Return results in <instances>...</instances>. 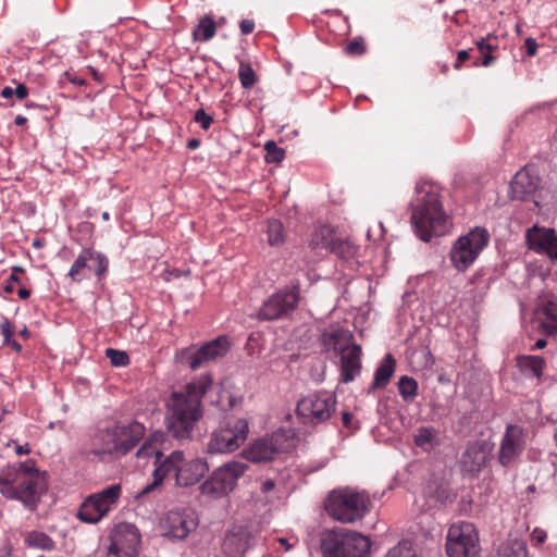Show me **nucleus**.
<instances>
[{
    "mask_svg": "<svg viewBox=\"0 0 557 557\" xmlns=\"http://www.w3.org/2000/svg\"><path fill=\"white\" fill-rule=\"evenodd\" d=\"M248 433L249 425L246 419H231L225 425L212 432L206 450L208 454L232 453L244 444Z\"/></svg>",
    "mask_w": 557,
    "mask_h": 557,
    "instance_id": "nucleus-10",
    "label": "nucleus"
},
{
    "mask_svg": "<svg viewBox=\"0 0 557 557\" xmlns=\"http://www.w3.org/2000/svg\"><path fill=\"white\" fill-rule=\"evenodd\" d=\"M517 364L525 375L541 379L545 360L540 356H520Z\"/></svg>",
    "mask_w": 557,
    "mask_h": 557,
    "instance_id": "nucleus-28",
    "label": "nucleus"
},
{
    "mask_svg": "<svg viewBox=\"0 0 557 557\" xmlns=\"http://www.w3.org/2000/svg\"><path fill=\"white\" fill-rule=\"evenodd\" d=\"M69 79L75 85H85L86 81L77 75L66 74Z\"/></svg>",
    "mask_w": 557,
    "mask_h": 557,
    "instance_id": "nucleus-55",
    "label": "nucleus"
},
{
    "mask_svg": "<svg viewBox=\"0 0 557 557\" xmlns=\"http://www.w3.org/2000/svg\"><path fill=\"white\" fill-rule=\"evenodd\" d=\"M25 542L30 547H36L45 550H51L54 548L53 540L44 532H29L26 535Z\"/></svg>",
    "mask_w": 557,
    "mask_h": 557,
    "instance_id": "nucleus-34",
    "label": "nucleus"
},
{
    "mask_svg": "<svg viewBox=\"0 0 557 557\" xmlns=\"http://www.w3.org/2000/svg\"><path fill=\"white\" fill-rule=\"evenodd\" d=\"M121 494V484H112L89 495L81 505L77 518L83 522L98 523L117 504Z\"/></svg>",
    "mask_w": 557,
    "mask_h": 557,
    "instance_id": "nucleus-11",
    "label": "nucleus"
},
{
    "mask_svg": "<svg viewBox=\"0 0 557 557\" xmlns=\"http://www.w3.org/2000/svg\"><path fill=\"white\" fill-rule=\"evenodd\" d=\"M299 298L297 286L278 289L263 301L257 317L262 321L285 319L297 308Z\"/></svg>",
    "mask_w": 557,
    "mask_h": 557,
    "instance_id": "nucleus-14",
    "label": "nucleus"
},
{
    "mask_svg": "<svg viewBox=\"0 0 557 557\" xmlns=\"http://www.w3.org/2000/svg\"><path fill=\"white\" fill-rule=\"evenodd\" d=\"M144 426L138 422L116 424L103 435V450L106 453L126 454L143 437Z\"/></svg>",
    "mask_w": 557,
    "mask_h": 557,
    "instance_id": "nucleus-15",
    "label": "nucleus"
},
{
    "mask_svg": "<svg viewBox=\"0 0 557 557\" xmlns=\"http://www.w3.org/2000/svg\"><path fill=\"white\" fill-rule=\"evenodd\" d=\"M107 557H123V553L120 549H114L112 545L109 546Z\"/></svg>",
    "mask_w": 557,
    "mask_h": 557,
    "instance_id": "nucleus-56",
    "label": "nucleus"
},
{
    "mask_svg": "<svg viewBox=\"0 0 557 557\" xmlns=\"http://www.w3.org/2000/svg\"><path fill=\"white\" fill-rule=\"evenodd\" d=\"M268 242L271 246L281 245L284 242V227L283 224L273 220L268 224Z\"/></svg>",
    "mask_w": 557,
    "mask_h": 557,
    "instance_id": "nucleus-38",
    "label": "nucleus"
},
{
    "mask_svg": "<svg viewBox=\"0 0 557 557\" xmlns=\"http://www.w3.org/2000/svg\"><path fill=\"white\" fill-rule=\"evenodd\" d=\"M15 453L17 455H27L30 453L29 445L26 443L24 445H16Z\"/></svg>",
    "mask_w": 557,
    "mask_h": 557,
    "instance_id": "nucleus-54",
    "label": "nucleus"
},
{
    "mask_svg": "<svg viewBox=\"0 0 557 557\" xmlns=\"http://www.w3.org/2000/svg\"><path fill=\"white\" fill-rule=\"evenodd\" d=\"M238 77L243 88L245 89L251 88L256 83V74L249 64L240 63Z\"/></svg>",
    "mask_w": 557,
    "mask_h": 557,
    "instance_id": "nucleus-40",
    "label": "nucleus"
},
{
    "mask_svg": "<svg viewBox=\"0 0 557 557\" xmlns=\"http://www.w3.org/2000/svg\"><path fill=\"white\" fill-rule=\"evenodd\" d=\"M448 557H480L479 534L470 522L453 523L446 535Z\"/></svg>",
    "mask_w": 557,
    "mask_h": 557,
    "instance_id": "nucleus-9",
    "label": "nucleus"
},
{
    "mask_svg": "<svg viewBox=\"0 0 557 557\" xmlns=\"http://www.w3.org/2000/svg\"><path fill=\"white\" fill-rule=\"evenodd\" d=\"M258 527L252 523L234 524L225 532L222 552L226 557H244L255 545Z\"/></svg>",
    "mask_w": 557,
    "mask_h": 557,
    "instance_id": "nucleus-16",
    "label": "nucleus"
},
{
    "mask_svg": "<svg viewBox=\"0 0 557 557\" xmlns=\"http://www.w3.org/2000/svg\"><path fill=\"white\" fill-rule=\"evenodd\" d=\"M92 260L97 263L96 275L102 276L109 267L108 258L100 252H95Z\"/></svg>",
    "mask_w": 557,
    "mask_h": 557,
    "instance_id": "nucleus-42",
    "label": "nucleus"
},
{
    "mask_svg": "<svg viewBox=\"0 0 557 557\" xmlns=\"http://www.w3.org/2000/svg\"><path fill=\"white\" fill-rule=\"evenodd\" d=\"M14 122L16 125H24L27 122V119L23 115H17Z\"/></svg>",
    "mask_w": 557,
    "mask_h": 557,
    "instance_id": "nucleus-61",
    "label": "nucleus"
},
{
    "mask_svg": "<svg viewBox=\"0 0 557 557\" xmlns=\"http://www.w3.org/2000/svg\"><path fill=\"white\" fill-rule=\"evenodd\" d=\"M320 546L323 557H367L371 540L358 532L333 529L322 534Z\"/></svg>",
    "mask_w": 557,
    "mask_h": 557,
    "instance_id": "nucleus-6",
    "label": "nucleus"
},
{
    "mask_svg": "<svg viewBox=\"0 0 557 557\" xmlns=\"http://www.w3.org/2000/svg\"><path fill=\"white\" fill-rule=\"evenodd\" d=\"M540 184V177L534 166L525 165L516 173L510 184L512 199L527 200L534 196Z\"/></svg>",
    "mask_w": 557,
    "mask_h": 557,
    "instance_id": "nucleus-23",
    "label": "nucleus"
},
{
    "mask_svg": "<svg viewBox=\"0 0 557 557\" xmlns=\"http://www.w3.org/2000/svg\"><path fill=\"white\" fill-rule=\"evenodd\" d=\"M94 256L95 251L90 248H85L81 251L67 273L73 282L82 280L81 273L87 267V262L94 259Z\"/></svg>",
    "mask_w": 557,
    "mask_h": 557,
    "instance_id": "nucleus-30",
    "label": "nucleus"
},
{
    "mask_svg": "<svg viewBox=\"0 0 557 557\" xmlns=\"http://www.w3.org/2000/svg\"><path fill=\"white\" fill-rule=\"evenodd\" d=\"M199 146L198 139H191L188 141L187 147L190 149H196Z\"/></svg>",
    "mask_w": 557,
    "mask_h": 557,
    "instance_id": "nucleus-62",
    "label": "nucleus"
},
{
    "mask_svg": "<svg viewBox=\"0 0 557 557\" xmlns=\"http://www.w3.org/2000/svg\"><path fill=\"white\" fill-rule=\"evenodd\" d=\"M547 345V342L546 339L544 338H540L535 342V344L533 345L532 347V350H535V349H543L544 347H546Z\"/></svg>",
    "mask_w": 557,
    "mask_h": 557,
    "instance_id": "nucleus-58",
    "label": "nucleus"
},
{
    "mask_svg": "<svg viewBox=\"0 0 557 557\" xmlns=\"http://www.w3.org/2000/svg\"><path fill=\"white\" fill-rule=\"evenodd\" d=\"M476 48L482 57L480 62H474L473 66H491L495 62V57L493 55V52L497 49V45H494L492 42V39L490 37L487 38H481L476 41Z\"/></svg>",
    "mask_w": 557,
    "mask_h": 557,
    "instance_id": "nucleus-29",
    "label": "nucleus"
},
{
    "mask_svg": "<svg viewBox=\"0 0 557 557\" xmlns=\"http://www.w3.org/2000/svg\"><path fill=\"white\" fill-rule=\"evenodd\" d=\"M432 498H434L436 502H444V499L447 498V492L444 488H437L435 494L432 495Z\"/></svg>",
    "mask_w": 557,
    "mask_h": 557,
    "instance_id": "nucleus-53",
    "label": "nucleus"
},
{
    "mask_svg": "<svg viewBox=\"0 0 557 557\" xmlns=\"http://www.w3.org/2000/svg\"><path fill=\"white\" fill-rule=\"evenodd\" d=\"M345 50L350 54H362L366 48L361 39H354L346 46Z\"/></svg>",
    "mask_w": 557,
    "mask_h": 557,
    "instance_id": "nucleus-46",
    "label": "nucleus"
},
{
    "mask_svg": "<svg viewBox=\"0 0 557 557\" xmlns=\"http://www.w3.org/2000/svg\"><path fill=\"white\" fill-rule=\"evenodd\" d=\"M110 539V545H112L114 549H120V552L123 553V557L137 556L140 535L135 525L131 523L116 525Z\"/></svg>",
    "mask_w": 557,
    "mask_h": 557,
    "instance_id": "nucleus-22",
    "label": "nucleus"
},
{
    "mask_svg": "<svg viewBox=\"0 0 557 557\" xmlns=\"http://www.w3.org/2000/svg\"><path fill=\"white\" fill-rule=\"evenodd\" d=\"M398 391L406 403L412 401L418 395V382L410 376L403 375L398 381Z\"/></svg>",
    "mask_w": 557,
    "mask_h": 557,
    "instance_id": "nucleus-33",
    "label": "nucleus"
},
{
    "mask_svg": "<svg viewBox=\"0 0 557 557\" xmlns=\"http://www.w3.org/2000/svg\"><path fill=\"white\" fill-rule=\"evenodd\" d=\"M350 421V414L348 412L343 413V422L345 425H348Z\"/></svg>",
    "mask_w": 557,
    "mask_h": 557,
    "instance_id": "nucleus-63",
    "label": "nucleus"
},
{
    "mask_svg": "<svg viewBox=\"0 0 557 557\" xmlns=\"http://www.w3.org/2000/svg\"><path fill=\"white\" fill-rule=\"evenodd\" d=\"M294 443V434L290 431L278 430L270 436L256 441L242 454L252 462L269 461L274 459L275 455L289 450Z\"/></svg>",
    "mask_w": 557,
    "mask_h": 557,
    "instance_id": "nucleus-13",
    "label": "nucleus"
},
{
    "mask_svg": "<svg viewBox=\"0 0 557 557\" xmlns=\"http://www.w3.org/2000/svg\"><path fill=\"white\" fill-rule=\"evenodd\" d=\"M524 46H525L528 55L533 57L536 54L537 44H536L535 39H533L531 37L527 38L524 41Z\"/></svg>",
    "mask_w": 557,
    "mask_h": 557,
    "instance_id": "nucleus-47",
    "label": "nucleus"
},
{
    "mask_svg": "<svg viewBox=\"0 0 557 557\" xmlns=\"http://www.w3.org/2000/svg\"><path fill=\"white\" fill-rule=\"evenodd\" d=\"M2 98H11L14 95L13 88L11 87H4L0 92Z\"/></svg>",
    "mask_w": 557,
    "mask_h": 557,
    "instance_id": "nucleus-57",
    "label": "nucleus"
},
{
    "mask_svg": "<svg viewBox=\"0 0 557 557\" xmlns=\"http://www.w3.org/2000/svg\"><path fill=\"white\" fill-rule=\"evenodd\" d=\"M341 376L344 383H349L361 371V346L352 345V347L341 352Z\"/></svg>",
    "mask_w": 557,
    "mask_h": 557,
    "instance_id": "nucleus-24",
    "label": "nucleus"
},
{
    "mask_svg": "<svg viewBox=\"0 0 557 557\" xmlns=\"http://www.w3.org/2000/svg\"><path fill=\"white\" fill-rule=\"evenodd\" d=\"M230 349V342L226 336H219L198 349L187 347L182 349L181 359L185 361L191 370H197L207 366L226 355Z\"/></svg>",
    "mask_w": 557,
    "mask_h": 557,
    "instance_id": "nucleus-17",
    "label": "nucleus"
},
{
    "mask_svg": "<svg viewBox=\"0 0 557 557\" xmlns=\"http://www.w3.org/2000/svg\"><path fill=\"white\" fill-rule=\"evenodd\" d=\"M209 471V465L203 458L187 460L182 450H173L153 470V481L147 484L138 496L146 495L161 485L165 480H172L176 486L188 487L197 484Z\"/></svg>",
    "mask_w": 557,
    "mask_h": 557,
    "instance_id": "nucleus-4",
    "label": "nucleus"
},
{
    "mask_svg": "<svg viewBox=\"0 0 557 557\" xmlns=\"http://www.w3.org/2000/svg\"><path fill=\"white\" fill-rule=\"evenodd\" d=\"M395 367L396 361L394 357L391 354H386L383 361L375 370L372 387H385L394 374Z\"/></svg>",
    "mask_w": 557,
    "mask_h": 557,
    "instance_id": "nucleus-27",
    "label": "nucleus"
},
{
    "mask_svg": "<svg viewBox=\"0 0 557 557\" xmlns=\"http://www.w3.org/2000/svg\"><path fill=\"white\" fill-rule=\"evenodd\" d=\"M17 295L21 299H27L30 296V290L22 287L18 289Z\"/></svg>",
    "mask_w": 557,
    "mask_h": 557,
    "instance_id": "nucleus-59",
    "label": "nucleus"
},
{
    "mask_svg": "<svg viewBox=\"0 0 557 557\" xmlns=\"http://www.w3.org/2000/svg\"><path fill=\"white\" fill-rule=\"evenodd\" d=\"M277 541L282 546H284L285 552H288L298 543L297 539H294L292 543L289 542L288 539L285 537H278Z\"/></svg>",
    "mask_w": 557,
    "mask_h": 557,
    "instance_id": "nucleus-51",
    "label": "nucleus"
},
{
    "mask_svg": "<svg viewBox=\"0 0 557 557\" xmlns=\"http://www.w3.org/2000/svg\"><path fill=\"white\" fill-rule=\"evenodd\" d=\"M274 486H275L274 481L271 480V479H268L264 482H262V484H261V492L262 493H268V492L272 491L274 488Z\"/></svg>",
    "mask_w": 557,
    "mask_h": 557,
    "instance_id": "nucleus-52",
    "label": "nucleus"
},
{
    "mask_svg": "<svg viewBox=\"0 0 557 557\" xmlns=\"http://www.w3.org/2000/svg\"><path fill=\"white\" fill-rule=\"evenodd\" d=\"M440 187L434 183L421 181L414 188L411 201V224L423 242L432 236H442L449 230V218L443 210Z\"/></svg>",
    "mask_w": 557,
    "mask_h": 557,
    "instance_id": "nucleus-3",
    "label": "nucleus"
},
{
    "mask_svg": "<svg viewBox=\"0 0 557 557\" xmlns=\"http://www.w3.org/2000/svg\"><path fill=\"white\" fill-rule=\"evenodd\" d=\"M9 282H16V283H18V282H20L18 277L16 276V273H12V274L9 276Z\"/></svg>",
    "mask_w": 557,
    "mask_h": 557,
    "instance_id": "nucleus-64",
    "label": "nucleus"
},
{
    "mask_svg": "<svg viewBox=\"0 0 557 557\" xmlns=\"http://www.w3.org/2000/svg\"><path fill=\"white\" fill-rule=\"evenodd\" d=\"M499 557H528L527 546L521 540H509L499 547Z\"/></svg>",
    "mask_w": 557,
    "mask_h": 557,
    "instance_id": "nucleus-32",
    "label": "nucleus"
},
{
    "mask_svg": "<svg viewBox=\"0 0 557 557\" xmlns=\"http://www.w3.org/2000/svg\"><path fill=\"white\" fill-rule=\"evenodd\" d=\"M335 408L336 398L332 393L318 392L302 397L296 412L301 423L315 425L329 420Z\"/></svg>",
    "mask_w": 557,
    "mask_h": 557,
    "instance_id": "nucleus-12",
    "label": "nucleus"
},
{
    "mask_svg": "<svg viewBox=\"0 0 557 557\" xmlns=\"http://www.w3.org/2000/svg\"><path fill=\"white\" fill-rule=\"evenodd\" d=\"M435 436L436 432L434 431L433 428H420L418 429L417 434L414 435V444L418 447H421L426 450L432 447Z\"/></svg>",
    "mask_w": 557,
    "mask_h": 557,
    "instance_id": "nucleus-36",
    "label": "nucleus"
},
{
    "mask_svg": "<svg viewBox=\"0 0 557 557\" xmlns=\"http://www.w3.org/2000/svg\"><path fill=\"white\" fill-rule=\"evenodd\" d=\"M470 54L468 50H460L457 53V60L454 64V67L456 70H459L461 67L462 62L467 61L469 59Z\"/></svg>",
    "mask_w": 557,
    "mask_h": 557,
    "instance_id": "nucleus-48",
    "label": "nucleus"
},
{
    "mask_svg": "<svg viewBox=\"0 0 557 557\" xmlns=\"http://www.w3.org/2000/svg\"><path fill=\"white\" fill-rule=\"evenodd\" d=\"M239 27L244 35H248V34L252 33V30L255 28V23L251 20H243L240 22Z\"/></svg>",
    "mask_w": 557,
    "mask_h": 557,
    "instance_id": "nucleus-49",
    "label": "nucleus"
},
{
    "mask_svg": "<svg viewBox=\"0 0 557 557\" xmlns=\"http://www.w3.org/2000/svg\"><path fill=\"white\" fill-rule=\"evenodd\" d=\"M547 532L541 528H534L530 534V541L533 546H540L545 543Z\"/></svg>",
    "mask_w": 557,
    "mask_h": 557,
    "instance_id": "nucleus-43",
    "label": "nucleus"
},
{
    "mask_svg": "<svg viewBox=\"0 0 557 557\" xmlns=\"http://www.w3.org/2000/svg\"><path fill=\"white\" fill-rule=\"evenodd\" d=\"M106 356L114 367H124L128 364L129 358L125 351L108 348Z\"/></svg>",
    "mask_w": 557,
    "mask_h": 557,
    "instance_id": "nucleus-41",
    "label": "nucleus"
},
{
    "mask_svg": "<svg viewBox=\"0 0 557 557\" xmlns=\"http://www.w3.org/2000/svg\"><path fill=\"white\" fill-rule=\"evenodd\" d=\"M493 448L494 444L485 440L469 443L460 459L462 470L470 474L479 473L486 466Z\"/></svg>",
    "mask_w": 557,
    "mask_h": 557,
    "instance_id": "nucleus-21",
    "label": "nucleus"
},
{
    "mask_svg": "<svg viewBox=\"0 0 557 557\" xmlns=\"http://www.w3.org/2000/svg\"><path fill=\"white\" fill-rule=\"evenodd\" d=\"M541 326L548 335L557 334V300L546 299L539 307Z\"/></svg>",
    "mask_w": 557,
    "mask_h": 557,
    "instance_id": "nucleus-26",
    "label": "nucleus"
},
{
    "mask_svg": "<svg viewBox=\"0 0 557 557\" xmlns=\"http://www.w3.org/2000/svg\"><path fill=\"white\" fill-rule=\"evenodd\" d=\"M354 335L352 333L343 327H335L330 331H326L323 334V343L327 349H333L336 352L341 354L346 351V349L356 345L352 343Z\"/></svg>",
    "mask_w": 557,
    "mask_h": 557,
    "instance_id": "nucleus-25",
    "label": "nucleus"
},
{
    "mask_svg": "<svg viewBox=\"0 0 557 557\" xmlns=\"http://www.w3.org/2000/svg\"><path fill=\"white\" fill-rule=\"evenodd\" d=\"M248 469L247 463L230 461L215 469L199 486L200 493L213 499L222 498L234 490Z\"/></svg>",
    "mask_w": 557,
    "mask_h": 557,
    "instance_id": "nucleus-8",
    "label": "nucleus"
},
{
    "mask_svg": "<svg viewBox=\"0 0 557 557\" xmlns=\"http://www.w3.org/2000/svg\"><path fill=\"white\" fill-rule=\"evenodd\" d=\"M212 385V379L203 375L184 389L173 392L166 404L165 418L169 433L180 441L189 440L197 422L202 418L201 400Z\"/></svg>",
    "mask_w": 557,
    "mask_h": 557,
    "instance_id": "nucleus-1",
    "label": "nucleus"
},
{
    "mask_svg": "<svg viewBox=\"0 0 557 557\" xmlns=\"http://www.w3.org/2000/svg\"><path fill=\"white\" fill-rule=\"evenodd\" d=\"M0 330L3 335L4 344L10 343L12 339L13 333H14V329L7 318L2 319V322L0 324Z\"/></svg>",
    "mask_w": 557,
    "mask_h": 557,
    "instance_id": "nucleus-45",
    "label": "nucleus"
},
{
    "mask_svg": "<svg viewBox=\"0 0 557 557\" xmlns=\"http://www.w3.org/2000/svg\"><path fill=\"white\" fill-rule=\"evenodd\" d=\"M47 490L46 474L32 460L9 465L0 470V494L8 499L21 502L29 511L37 509Z\"/></svg>",
    "mask_w": 557,
    "mask_h": 557,
    "instance_id": "nucleus-2",
    "label": "nucleus"
},
{
    "mask_svg": "<svg viewBox=\"0 0 557 557\" xmlns=\"http://www.w3.org/2000/svg\"><path fill=\"white\" fill-rule=\"evenodd\" d=\"M5 345H10L15 351H21L22 350L21 344L17 343L16 341H14V339H11V342L7 343Z\"/></svg>",
    "mask_w": 557,
    "mask_h": 557,
    "instance_id": "nucleus-60",
    "label": "nucleus"
},
{
    "mask_svg": "<svg viewBox=\"0 0 557 557\" xmlns=\"http://www.w3.org/2000/svg\"><path fill=\"white\" fill-rule=\"evenodd\" d=\"M490 235L485 228L474 227L460 236L451 247L449 258L456 270L463 272L469 269L481 251L487 246Z\"/></svg>",
    "mask_w": 557,
    "mask_h": 557,
    "instance_id": "nucleus-7",
    "label": "nucleus"
},
{
    "mask_svg": "<svg viewBox=\"0 0 557 557\" xmlns=\"http://www.w3.org/2000/svg\"><path fill=\"white\" fill-rule=\"evenodd\" d=\"M215 32L214 21L209 16H203L194 29L193 37L197 41H208L215 35Z\"/></svg>",
    "mask_w": 557,
    "mask_h": 557,
    "instance_id": "nucleus-31",
    "label": "nucleus"
},
{
    "mask_svg": "<svg viewBox=\"0 0 557 557\" xmlns=\"http://www.w3.org/2000/svg\"><path fill=\"white\" fill-rule=\"evenodd\" d=\"M525 239L529 249L557 262V234L554 228L534 225L527 231Z\"/></svg>",
    "mask_w": 557,
    "mask_h": 557,
    "instance_id": "nucleus-20",
    "label": "nucleus"
},
{
    "mask_svg": "<svg viewBox=\"0 0 557 557\" xmlns=\"http://www.w3.org/2000/svg\"><path fill=\"white\" fill-rule=\"evenodd\" d=\"M195 121L201 125L203 129H209L213 117L205 112L203 109H199L195 112Z\"/></svg>",
    "mask_w": 557,
    "mask_h": 557,
    "instance_id": "nucleus-44",
    "label": "nucleus"
},
{
    "mask_svg": "<svg viewBox=\"0 0 557 557\" xmlns=\"http://www.w3.org/2000/svg\"><path fill=\"white\" fill-rule=\"evenodd\" d=\"M525 445L523 429L517 424H508L500 441L498 462L503 467L512 465L522 455Z\"/></svg>",
    "mask_w": 557,
    "mask_h": 557,
    "instance_id": "nucleus-19",
    "label": "nucleus"
},
{
    "mask_svg": "<svg viewBox=\"0 0 557 557\" xmlns=\"http://www.w3.org/2000/svg\"><path fill=\"white\" fill-rule=\"evenodd\" d=\"M197 528V520L191 510L173 509L161 520L163 535L173 540H184Z\"/></svg>",
    "mask_w": 557,
    "mask_h": 557,
    "instance_id": "nucleus-18",
    "label": "nucleus"
},
{
    "mask_svg": "<svg viewBox=\"0 0 557 557\" xmlns=\"http://www.w3.org/2000/svg\"><path fill=\"white\" fill-rule=\"evenodd\" d=\"M136 456L143 459L154 457L156 468L165 457L160 451V449L151 442H145L143 446L137 450Z\"/></svg>",
    "mask_w": 557,
    "mask_h": 557,
    "instance_id": "nucleus-37",
    "label": "nucleus"
},
{
    "mask_svg": "<svg viewBox=\"0 0 557 557\" xmlns=\"http://www.w3.org/2000/svg\"><path fill=\"white\" fill-rule=\"evenodd\" d=\"M13 91L18 99H24L28 95V89L24 84H18Z\"/></svg>",
    "mask_w": 557,
    "mask_h": 557,
    "instance_id": "nucleus-50",
    "label": "nucleus"
},
{
    "mask_svg": "<svg viewBox=\"0 0 557 557\" xmlns=\"http://www.w3.org/2000/svg\"><path fill=\"white\" fill-rule=\"evenodd\" d=\"M384 557H419L413 545L409 541H400L389 548Z\"/></svg>",
    "mask_w": 557,
    "mask_h": 557,
    "instance_id": "nucleus-35",
    "label": "nucleus"
},
{
    "mask_svg": "<svg viewBox=\"0 0 557 557\" xmlns=\"http://www.w3.org/2000/svg\"><path fill=\"white\" fill-rule=\"evenodd\" d=\"M369 506L370 499L364 492L346 487L330 493L325 510L336 521L352 523L366 516L370 509Z\"/></svg>",
    "mask_w": 557,
    "mask_h": 557,
    "instance_id": "nucleus-5",
    "label": "nucleus"
},
{
    "mask_svg": "<svg viewBox=\"0 0 557 557\" xmlns=\"http://www.w3.org/2000/svg\"><path fill=\"white\" fill-rule=\"evenodd\" d=\"M265 161L268 163H278L285 158V150L276 145L275 141L269 140L264 144Z\"/></svg>",
    "mask_w": 557,
    "mask_h": 557,
    "instance_id": "nucleus-39",
    "label": "nucleus"
}]
</instances>
